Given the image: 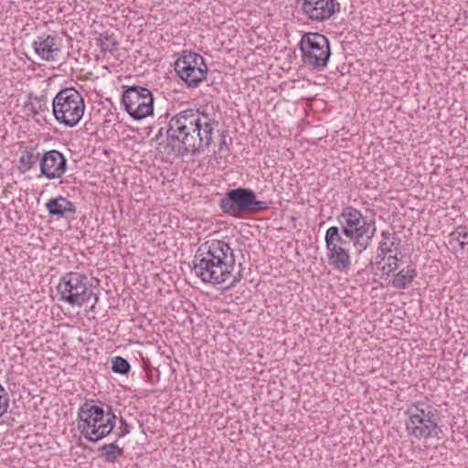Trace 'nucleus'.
Masks as SVG:
<instances>
[{
	"label": "nucleus",
	"instance_id": "obj_6",
	"mask_svg": "<svg viewBox=\"0 0 468 468\" xmlns=\"http://www.w3.org/2000/svg\"><path fill=\"white\" fill-rule=\"evenodd\" d=\"M219 207L230 217L242 218L245 215L257 214L266 210L269 204L258 200L252 189L238 187L226 193L225 197L219 200Z\"/></svg>",
	"mask_w": 468,
	"mask_h": 468
},
{
	"label": "nucleus",
	"instance_id": "obj_12",
	"mask_svg": "<svg viewBox=\"0 0 468 468\" xmlns=\"http://www.w3.org/2000/svg\"><path fill=\"white\" fill-rule=\"evenodd\" d=\"M175 70L189 88H196L206 79L208 69L201 55L189 51L176 60Z\"/></svg>",
	"mask_w": 468,
	"mask_h": 468
},
{
	"label": "nucleus",
	"instance_id": "obj_9",
	"mask_svg": "<svg viewBox=\"0 0 468 468\" xmlns=\"http://www.w3.org/2000/svg\"><path fill=\"white\" fill-rule=\"evenodd\" d=\"M302 59L304 64L315 69H324L331 57L328 38L320 34L304 33L299 43Z\"/></svg>",
	"mask_w": 468,
	"mask_h": 468
},
{
	"label": "nucleus",
	"instance_id": "obj_19",
	"mask_svg": "<svg viewBox=\"0 0 468 468\" xmlns=\"http://www.w3.org/2000/svg\"><path fill=\"white\" fill-rule=\"evenodd\" d=\"M97 45L101 48L102 52H112L116 49L118 45L117 40L114 38L112 34L104 32L100 34L99 37L96 38Z\"/></svg>",
	"mask_w": 468,
	"mask_h": 468
},
{
	"label": "nucleus",
	"instance_id": "obj_26",
	"mask_svg": "<svg viewBox=\"0 0 468 468\" xmlns=\"http://www.w3.org/2000/svg\"><path fill=\"white\" fill-rule=\"evenodd\" d=\"M24 111L27 113H31L32 116L38 114V110H37V107L32 102L26 103L24 106Z\"/></svg>",
	"mask_w": 468,
	"mask_h": 468
},
{
	"label": "nucleus",
	"instance_id": "obj_10",
	"mask_svg": "<svg viewBox=\"0 0 468 468\" xmlns=\"http://www.w3.org/2000/svg\"><path fill=\"white\" fill-rule=\"evenodd\" d=\"M122 103L133 120H142L154 112V97L151 90L145 87L126 86L122 96Z\"/></svg>",
	"mask_w": 468,
	"mask_h": 468
},
{
	"label": "nucleus",
	"instance_id": "obj_17",
	"mask_svg": "<svg viewBox=\"0 0 468 468\" xmlns=\"http://www.w3.org/2000/svg\"><path fill=\"white\" fill-rule=\"evenodd\" d=\"M417 276V271L408 265L394 275L391 285L396 289H405Z\"/></svg>",
	"mask_w": 468,
	"mask_h": 468
},
{
	"label": "nucleus",
	"instance_id": "obj_1",
	"mask_svg": "<svg viewBox=\"0 0 468 468\" xmlns=\"http://www.w3.org/2000/svg\"><path fill=\"white\" fill-rule=\"evenodd\" d=\"M217 122L206 112L187 109L174 115L166 131L168 145L179 156L204 153L213 141Z\"/></svg>",
	"mask_w": 468,
	"mask_h": 468
},
{
	"label": "nucleus",
	"instance_id": "obj_31",
	"mask_svg": "<svg viewBox=\"0 0 468 468\" xmlns=\"http://www.w3.org/2000/svg\"><path fill=\"white\" fill-rule=\"evenodd\" d=\"M98 302V297L95 295L94 297V303L93 305L90 307V310L93 311L94 310V307H95V303Z\"/></svg>",
	"mask_w": 468,
	"mask_h": 468
},
{
	"label": "nucleus",
	"instance_id": "obj_30",
	"mask_svg": "<svg viewBox=\"0 0 468 468\" xmlns=\"http://www.w3.org/2000/svg\"><path fill=\"white\" fill-rule=\"evenodd\" d=\"M225 144H226V139H225V136H222L219 150H221L223 148V145H225Z\"/></svg>",
	"mask_w": 468,
	"mask_h": 468
},
{
	"label": "nucleus",
	"instance_id": "obj_11",
	"mask_svg": "<svg viewBox=\"0 0 468 468\" xmlns=\"http://www.w3.org/2000/svg\"><path fill=\"white\" fill-rule=\"evenodd\" d=\"M324 239L329 264L336 271L346 272L351 266L349 249L352 241L342 237L336 226L330 227L326 230Z\"/></svg>",
	"mask_w": 468,
	"mask_h": 468
},
{
	"label": "nucleus",
	"instance_id": "obj_3",
	"mask_svg": "<svg viewBox=\"0 0 468 468\" xmlns=\"http://www.w3.org/2000/svg\"><path fill=\"white\" fill-rule=\"evenodd\" d=\"M116 421L112 407L106 404L84 403L78 412V430L89 441L109 435Z\"/></svg>",
	"mask_w": 468,
	"mask_h": 468
},
{
	"label": "nucleus",
	"instance_id": "obj_16",
	"mask_svg": "<svg viewBox=\"0 0 468 468\" xmlns=\"http://www.w3.org/2000/svg\"><path fill=\"white\" fill-rule=\"evenodd\" d=\"M35 52L45 60H53L59 51V45L57 43L56 37L44 34L38 36L33 42Z\"/></svg>",
	"mask_w": 468,
	"mask_h": 468
},
{
	"label": "nucleus",
	"instance_id": "obj_22",
	"mask_svg": "<svg viewBox=\"0 0 468 468\" xmlns=\"http://www.w3.org/2000/svg\"><path fill=\"white\" fill-rule=\"evenodd\" d=\"M131 369V366L129 362L122 357V356H115L112 360V370L115 373L119 374H127Z\"/></svg>",
	"mask_w": 468,
	"mask_h": 468
},
{
	"label": "nucleus",
	"instance_id": "obj_18",
	"mask_svg": "<svg viewBox=\"0 0 468 468\" xmlns=\"http://www.w3.org/2000/svg\"><path fill=\"white\" fill-rule=\"evenodd\" d=\"M101 457L107 463H114L123 454L122 448L119 447L116 442L103 444L101 448Z\"/></svg>",
	"mask_w": 468,
	"mask_h": 468
},
{
	"label": "nucleus",
	"instance_id": "obj_20",
	"mask_svg": "<svg viewBox=\"0 0 468 468\" xmlns=\"http://www.w3.org/2000/svg\"><path fill=\"white\" fill-rule=\"evenodd\" d=\"M39 153L35 154L33 150H25L19 158V163L24 171L31 169L37 162L40 161Z\"/></svg>",
	"mask_w": 468,
	"mask_h": 468
},
{
	"label": "nucleus",
	"instance_id": "obj_23",
	"mask_svg": "<svg viewBox=\"0 0 468 468\" xmlns=\"http://www.w3.org/2000/svg\"><path fill=\"white\" fill-rule=\"evenodd\" d=\"M398 268H399V264H398L397 256H389L388 258V262L385 263L381 269L384 273H386L387 275H389L390 272L394 271Z\"/></svg>",
	"mask_w": 468,
	"mask_h": 468
},
{
	"label": "nucleus",
	"instance_id": "obj_2",
	"mask_svg": "<svg viewBox=\"0 0 468 468\" xmlns=\"http://www.w3.org/2000/svg\"><path fill=\"white\" fill-rule=\"evenodd\" d=\"M236 258L229 244L211 239L200 245L193 261V271L204 282L220 284L232 274Z\"/></svg>",
	"mask_w": 468,
	"mask_h": 468
},
{
	"label": "nucleus",
	"instance_id": "obj_25",
	"mask_svg": "<svg viewBox=\"0 0 468 468\" xmlns=\"http://www.w3.org/2000/svg\"><path fill=\"white\" fill-rule=\"evenodd\" d=\"M120 427L118 428L117 437L122 438L131 431L130 425L126 422V420L121 417L120 418Z\"/></svg>",
	"mask_w": 468,
	"mask_h": 468
},
{
	"label": "nucleus",
	"instance_id": "obj_24",
	"mask_svg": "<svg viewBox=\"0 0 468 468\" xmlns=\"http://www.w3.org/2000/svg\"><path fill=\"white\" fill-rule=\"evenodd\" d=\"M9 405V399L5 389L0 385V417H2L7 410Z\"/></svg>",
	"mask_w": 468,
	"mask_h": 468
},
{
	"label": "nucleus",
	"instance_id": "obj_15",
	"mask_svg": "<svg viewBox=\"0 0 468 468\" xmlns=\"http://www.w3.org/2000/svg\"><path fill=\"white\" fill-rule=\"evenodd\" d=\"M46 208L48 216L57 219L73 218L77 211L75 204L62 196L50 198L46 203Z\"/></svg>",
	"mask_w": 468,
	"mask_h": 468
},
{
	"label": "nucleus",
	"instance_id": "obj_4",
	"mask_svg": "<svg viewBox=\"0 0 468 468\" xmlns=\"http://www.w3.org/2000/svg\"><path fill=\"white\" fill-rule=\"evenodd\" d=\"M405 415L406 431L410 436L417 440L441 439L439 410L433 406L419 401L409 406Z\"/></svg>",
	"mask_w": 468,
	"mask_h": 468
},
{
	"label": "nucleus",
	"instance_id": "obj_28",
	"mask_svg": "<svg viewBox=\"0 0 468 468\" xmlns=\"http://www.w3.org/2000/svg\"><path fill=\"white\" fill-rule=\"evenodd\" d=\"M242 279L240 272L233 277V281L230 282L229 287L235 286L238 282H239Z\"/></svg>",
	"mask_w": 468,
	"mask_h": 468
},
{
	"label": "nucleus",
	"instance_id": "obj_27",
	"mask_svg": "<svg viewBox=\"0 0 468 468\" xmlns=\"http://www.w3.org/2000/svg\"><path fill=\"white\" fill-rule=\"evenodd\" d=\"M34 100L39 103V105L37 107V110H38V113L40 112L48 111V107L46 104H42V101L45 100V96H35Z\"/></svg>",
	"mask_w": 468,
	"mask_h": 468
},
{
	"label": "nucleus",
	"instance_id": "obj_8",
	"mask_svg": "<svg viewBox=\"0 0 468 468\" xmlns=\"http://www.w3.org/2000/svg\"><path fill=\"white\" fill-rule=\"evenodd\" d=\"M89 285L87 275L74 271L65 273L57 286L59 300L71 306H82L93 294Z\"/></svg>",
	"mask_w": 468,
	"mask_h": 468
},
{
	"label": "nucleus",
	"instance_id": "obj_5",
	"mask_svg": "<svg viewBox=\"0 0 468 468\" xmlns=\"http://www.w3.org/2000/svg\"><path fill=\"white\" fill-rule=\"evenodd\" d=\"M336 221L342 237L352 241L357 252L367 250L375 235L376 228L373 226L371 229V224L360 210L346 207L336 217Z\"/></svg>",
	"mask_w": 468,
	"mask_h": 468
},
{
	"label": "nucleus",
	"instance_id": "obj_21",
	"mask_svg": "<svg viewBox=\"0 0 468 468\" xmlns=\"http://www.w3.org/2000/svg\"><path fill=\"white\" fill-rule=\"evenodd\" d=\"M454 240H462L463 246L468 245V229L466 226H459L452 231L449 236V243L456 250V246L453 245Z\"/></svg>",
	"mask_w": 468,
	"mask_h": 468
},
{
	"label": "nucleus",
	"instance_id": "obj_14",
	"mask_svg": "<svg viewBox=\"0 0 468 468\" xmlns=\"http://www.w3.org/2000/svg\"><path fill=\"white\" fill-rule=\"evenodd\" d=\"M66 170L67 159L59 151H46L41 156L40 172L48 179L61 178Z\"/></svg>",
	"mask_w": 468,
	"mask_h": 468
},
{
	"label": "nucleus",
	"instance_id": "obj_7",
	"mask_svg": "<svg viewBox=\"0 0 468 468\" xmlns=\"http://www.w3.org/2000/svg\"><path fill=\"white\" fill-rule=\"evenodd\" d=\"M84 110V100L74 88L60 90L52 101L53 116L67 127L76 126L82 118Z\"/></svg>",
	"mask_w": 468,
	"mask_h": 468
},
{
	"label": "nucleus",
	"instance_id": "obj_13",
	"mask_svg": "<svg viewBox=\"0 0 468 468\" xmlns=\"http://www.w3.org/2000/svg\"><path fill=\"white\" fill-rule=\"evenodd\" d=\"M298 4L303 14L314 21L330 18L340 6L335 0H298Z\"/></svg>",
	"mask_w": 468,
	"mask_h": 468
},
{
	"label": "nucleus",
	"instance_id": "obj_29",
	"mask_svg": "<svg viewBox=\"0 0 468 468\" xmlns=\"http://www.w3.org/2000/svg\"><path fill=\"white\" fill-rule=\"evenodd\" d=\"M453 245L456 246V250H464V249L466 247V246H463L462 245V240H454L453 241Z\"/></svg>",
	"mask_w": 468,
	"mask_h": 468
}]
</instances>
